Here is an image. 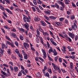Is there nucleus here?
<instances>
[{
    "label": "nucleus",
    "mask_w": 78,
    "mask_h": 78,
    "mask_svg": "<svg viewBox=\"0 0 78 78\" xmlns=\"http://www.w3.org/2000/svg\"><path fill=\"white\" fill-rule=\"evenodd\" d=\"M24 17L23 18V20L25 23H27V22H31V17L29 16H28L24 15Z\"/></svg>",
    "instance_id": "nucleus-1"
},
{
    "label": "nucleus",
    "mask_w": 78,
    "mask_h": 78,
    "mask_svg": "<svg viewBox=\"0 0 78 78\" xmlns=\"http://www.w3.org/2000/svg\"><path fill=\"white\" fill-rule=\"evenodd\" d=\"M2 72L3 74L4 75H5V76H10V73L9 72V69H7V72H8V75H7L6 74V73L5 72H3V71H2Z\"/></svg>",
    "instance_id": "nucleus-2"
},
{
    "label": "nucleus",
    "mask_w": 78,
    "mask_h": 78,
    "mask_svg": "<svg viewBox=\"0 0 78 78\" xmlns=\"http://www.w3.org/2000/svg\"><path fill=\"white\" fill-rule=\"evenodd\" d=\"M57 2L58 4H60L62 6L63 8H64V3L62 2L61 1H57Z\"/></svg>",
    "instance_id": "nucleus-3"
},
{
    "label": "nucleus",
    "mask_w": 78,
    "mask_h": 78,
    "mask_svg": "<svg viewBox=\"0 0 78 78\" xmlns=\"http://www.w3.org/2000/svg\"><path fill=\"white\" fill-rule=\"evenodd\" d=\"M2 49H5V48L6 49L8 48V45H7V44L5 45V44L3 43L2 44Z\"/></svg>",
    "instance_id": "nucleus-4"
},
{
    "label": "nucleus",
    "mask_w": 78,
    "mask_h": 78,
    "mask_svg": "<svg viewBox=\"0 0 78 78\" xmlns=\"http://www.w3.org/2000/svg\"><path fill=\"white\" fill-rule=\"evenodd\" d=\"M64 36L66 37V40L67 41H69V42H72V39H71V38L68 37V36L67 35H65Z\"/></svg>",
    "instance_id": "nucleus-5"
},
{
    "label": "nucleus",
    "mask_w": 78,
    "mask_h": 78,
    "mask_svg": "<svg viewBox=\"0 0 78 78\" xmlns=\"http://www.w3.org/2000/svg\"><path fill=\"white\" fill-rule=\"evenodd\" d=\"M24 48L26 49H28V48H29L30 45H29V44H28L27 43H24Z\"/></svg>",
    "instance_id": "nucleus-6"
},
{
    "label": "nucleus",
    "mask_w": 78,
    "mask_h": 78,
    "mask_svg": "<svg viewBox=\"0 0 78 78\" xmlns=\"http://www.w3.org/2000/svg\"><path fill=\"white\" fill-rule=\"evenodd\" d=\"M24 27L27 31H29V27L30 26L27 23H26L24 25Z\"/></svg>",
    "instance_id": "nucleus-7"
},
{
    "label": "nucleus",
    "mask_w": 78,
    "mask_h": 78,
    "mask_svg": "<svg viewBox=\"0 0 78 78\" xmlns=\"http://www.w3.org/2000/svg\"><path fill=\"white\" fill-rule=\"evenodd\" d=\"M68 34L69 36L72 37V39H74V37H75V34H74L72 33H69Z\"/></svg>",
    "instance_id": "nucleus-8"
},
{
    "label": "nucleus",
    "mask_w": 78,
    "mask_h": 78,
    "mask_svg": "<svg viewBox=\"0 0 78 78\" xmlns=\"http://www.w3.org/2000/svg\"><path fill=\"white\" fill-rule=\"evenodd\" d=\"M40 23L43 27H46V23L44 21L41 20L40 21Z\"/></svg>",
    "instance_id": "nucleus-9"
},
{
    "label": "nucleus",
    "mask_w": 78,
    "mask_h": 78,
    "mask_svg": "<svg viewBox=\"0 0 78 78\" xmlns=\"http://www.w3.org/2000/svg\"><path fill=\"white\" fill-rule=\"evenodd\" d=\"M39 38H40L41 42L43 45H44V39H43V38L41 37H39Z\"/></svg>",
    "instance_id": "nucleus-10"
},
{
    "label": "nucleus",
    "mask_w": 78,
    "mask_h": 78,
    "mask_svg": "<svg viewBox=\"0 0 78 78\" xmlns=\"http://www.w3.org/2000/svg\"><path fill=\"white\" fill-rule=\"evenodd\" d=\"M34 21L35 22H39L40 20V18L38 16L35 17H34Z\"/></svg>",
    "instance_id": "nucleus-11"
},
{
    "label": "nucleus",
    "mask_w": 78,
    "mask_h": 78,
    "mask_svg": "<svg viewBox=\"0 0 78 78\" xmlns=\"http://www.w3.org/2000/svg\"><path fill=\"white\" fill-rule=\"evenodd\" d=\"M44 47H47V45L48 48H50V44H49L48 41H47V44H44Z\"/></svg>",
    "instance_id": "nucleus-12"
},
{
    "label": "nucleus",
    "mask_w": 78,
    "mask_h": 78,
    "mask_svg": "<svg viewBox=\"0 0 78 78\" xmlns=\"http://www.w3.org/2000/svg\"><path fill=\"white\" fill-rule=\"evenodd\" d=\"M38 30L39 31L42 33L44 31V30L42 28L41 26H39V28H38Z\"/></svg>",
    "instance_id": "nucleus-13"
},
{
    "label": "nucleus",
    "mask_w": 78,
    "mask_h": 78,
    "mask_svg": "<svg viewBox=\"0 0 78 78\" xmlns=\"http://www.w3.org/2000/svg\"><path fill=\"white\" fill-rule=\"evenodd\" d=\"M11 33L12 36L15 38H16L17 37V35L15 33H14L13 32L10 33Z\"/></svg>",
    "instance_id": "nucleus-14"
},
{
    "label": "nucleus",
    "mask_w": 78,
    "mask_h": 78,
    "mask_svg": "<svg viewBox=\"0 0 78 78\" xmlns=\"http://www.w3.org/2000/svg\"><path fill=\"white\" fill-rule=\"evenodd\" d=\"M65 4L66 5H69L70 4L69 2H70L69 0H64Z\"/></svg>",
    "instance_id": "nucleus-15"
},
{
    "label": "nucleus",
    "mask_w": 78,
    "mask_h": 78,
    "mask_svg": "<svg viewBox=\"0 0 78 78\" xmlns=\"http://www.w3.org/2000/svg\"><path fill=\"white\" fill-rule=\"evenodd\" d=\"M53 53H54V56H56L58 55V52L56 51L55 49L54 50V51H53Z\"/></svg>",
    "instance_id": "nucleus-16"
},
{
    "label": "nucleus",
    "mask_w": 78,
    "mask_h": 78,
    "mask_svg": "<svg viewBox=\"0 0 78 78\" xmlns=\"http://www.w3.org/2000/svg\"><path fill=\"white\" fill-rule=\"evenodd\" d=\"M43 35L45 36H49V34L47 32H44V31L42 33Z\"/></svg>",
    "instance_id": "nucleus-17"
},
{
    "label": "nucleus",
    "mask_w": 78,
    "mask_h": 78,
    "mask_svg": "<svg viewBox=\"0 0 78 78\" xmlns=\"http://www.w3.org/2000/svg\"><path fill=\"white\" fill-rule=\"evenodd\" d=\"M55 23L57 25L58 27V26H62V24L61 23L56 22H55Z\"/></svg>",
    "instance_id": "nucleus-18"
},
{
    "label": "nucleus",
    "mask_w": 78,
    "mask_h": 78,
    "mask_svg": "<svg viewBox=\"0 0 78 78\" xmlns=\"http://www.w3.org/2000/svg\"><path fill=\"white\" fill-rule=\"evenodd\" d=\"M14 70L15 72H18V67L16 66H15L14 67L13 70Z\"/></svg>",
    "instance_id": "nucleus-19"
},
{
    "label": "nucleus",
    "mask_w": 78,
    "mask_h": 78,
    "mask_svg": "<svg viewBox=\"0 0 78 78\" xmlns=\"http://www.w3.org/2000/svg\"><path fill=\"white\" fill-rule=\"evenodd\" d=\"M19 30L20 31H21V32L22 33H24L25 32V29L22 28H20Z\"/></svg>",
    "instance_id": "nucleus-20"
},
{
    "label": "nucleus",
    "mask_w": 78,
    "mask_h": 78,
    "mask_svg": "<svg viewBox=\"0 0 78 78\" xmlns=\"http://www.w3.org/2000/svg\"><path fill=\"white\" fill-rule=\"evenodd\" d=\"M49 17L50 19H52V20H55L56 19V17H54L53 16H50Z\"/></svg>",
    "instance_id": "nucleus-21"
},
{
    "label": "nucleus",
    "mask_w": 78,
    "mask_h": 78,
    "mask_svg": "<svg viewBox=\"0 0 78 78\" xmlns=\"http://www.w3.org/2000/svg\"><path fill=\"white\" fill-rule=\"evenodd\" d=\"M44 76H47L48 78H50V75H49V73L48 72H47L46 74H44Z\"/></svg>",
    "instance_id": "nucleus-22"
},
{
    "label": "nucleus",
    "mask_w": 78,
    "mask_h": 78,
    "mask_svg": "<svg viewBox=\"0 0 78 78\" xmlns=\"http://www.w3.org/2000/svg\"><path fill=\"white\" fill-rule=\"evenodd\" d=\"M36 76L37 77H40L41 76V73H37L36 75Z\"/></svg>",
    "instance_id": "nucleus-23"
},
{
    "label": "nucleus",
    "mask_w": 78,
    "mask_h": 78,
    "mask_svg": "<svg viewBox=\"0 0 78 78\" xmlns=\"http://www.w3.org/2000/svg\"><path fill=\"white\" fill-rule=\"evenodd\" d=\"M23 55L24 59H27V54H23Z\"/></svg>",
    "instance_id": "nucleus-24"
},
{
    "label": "nucleus",
    "mask_w": 78,
    "mask_h": 78,
    "mask_svg": "<svg viewBox=\"0 0 78 78\" xmlns=\"http://www.w3.org/2000/svg\"><path fill=\"white\" fill-rule=\"evenodd\" d=\"M55 7H56L58 9H59V6L58 5V4L57 3H55Z\"/></svg>",
    "instance_id": "nucleus-25"
},
{
    "label": "nucleus",
    "mask_w": 78,
    "mask_h": 78,
    "mask_svg": "<svg viewBox=\"0 0 78 78\" xmlns=\"http://www.w3.org/2000/svg\"><path fill=\"white\" fill-rule=\"evenodd\" d=\"M65 22L66 24H69V20L66 19H65Z\"/></svg>",
    "instance_id": "nucleus-26"
},
{
    "label": "nucleus",
    "mask_w": 78,
    "mask_h": 78,
    "mask_svg": "<svg viewBox=\"0 0 78 78\" xmlns=\"http://www.w3.org/2000/svg\"><path fill=\"white\" fill-rule=\"evenodd\" d=\"M36 32L37 35H40V32H39V30H38V29H37Z\"/></svg>",
    "instance_id": "nucleus-27"
},
{
    "label": "nucleus",
    "mask_w": 78,
    "mask_h": 78,
    "mask_svg": "<svg viewBox=\"0 0 78 78\" xmlns=\"http://www.w3.org/2000/svg\"><path fill=\"white\" fill-rule=\"evenodd\" d=\"M42 1H41V0H38L37 1V3L40 4H42Z\"/></svg>",
    "instance_id": "nucleus-28"
},
{
    "label": "nucleus",
    "mask_w": 78,
    "mask_h": 78,
    "mask_svg": "<svg viewBox=\"0 0 78 78\" xmlns=\"http://www.w3.org/2000/svg\"><path fill=\"white\" fill-rule=\"evenodd\" d=\"M54 68V69L56 70H58V69H59L58 66H55Z\"/></svg>",
    "instance_id": "nucleus-29"
},
{
    "label": "nucleus",
    "mask_w": 78,
    "mask_h": 78,
    "mask_svg": "<svg viewBox=\"0 0 78 78\" xmlns=\"http://www.w3.org/2000/svg\"><path fill=\"white\" fill-rule=\"evenodd\" d=\"M20 38L22 41H23V39H24L23 37V36L21 35L20 36Z\"/></svg>",
    "instance_id": "nucleus-30"
},
{
    "label": "nucleus",
    "mask_w": 78,
    "mask_h": 78,
    "mask_svg": "<svg viewBox=\"0 0 78 78\" xmlns=\"http://www.w3.org/2000/svg\"><path fill=\"white\" fill-rule=\"evenodd\" d=\"M75 18V16H74V15H73L71 16V20H73V19H74Z\"/></svg>",
    "instance_id": "nucleus-31"
},
{
    "label": "nucleus",
    "mask_w": 78,
    "mask_h": 78,
    "mask_svg": "<svg viewBox=\"0 0 78 78\" xmlns=\"http://www.w3.org/2000/svg\"><path fill=\"white\" fill-rule=\"evenodd\" d=\"M48 57L49 58V61H52V62H53V59H52V58L50 57V56H48Z\"/></svg>",
    "instance_id": "nucleus-32"
},
{
    "label": "nucleus",
    "mask_w": 78,
    "mask_h": 78,
    "mask_svg": "<svg viewBox=\"0 0 78 78\" xmlns=\"http://www.w3.org/2000/svg\"><path fill=\"white\" fill-rule=\"evenodd\" d=\"M24 11L25 12L26 14H27V15H29V12H28V11L26 9H24Z\"/></svg>",
    "instance_id": "nucleus-33"
},
{
    "label": "nucleus",
    "mask_w": 78,
    "mask_h": 78,
    "mask_svg": "<svg viewBox=\"0 0 78 78\" xmlns=\"http://www.w3.org/2000/svg\"><path fill=\"white\" fill-rule=\"evenodd\" d=\"M51 43L55 46H56V45H57V44H56V43L54 41H52V42Z\"/></svg>",
    "instance_id": "nucleus-34"
},
{
    "label": "nucleus",
    "mask_w": 78,
    "mask_h": 78,
    "mask_svg": "<svg viewBox=\"0 0 78 78\" xmlns=\"http://www.w3.org/2000/svg\"><path fill=\"white\" fill-rule=\"evenodd\" d=\"M0 9H1L2 10V11H4V10H5L4 7H3V6L2 5H0Z\"/></svg>",
    "instance_id": "nucleus-35"
},
{
    "label": "nucleus",
    "mask_w": 78,
    "mask_h": 78,
    "mask_svg": "<svg viewBox=\"0 0 78 78\" xmlns=\"http://www.w3.org/2000/svg\"><path fill=\"white\" fill-rule=\"evenodd\" d=\"M22 75V74L21 72L20 71L18 75V76H21Z\"/></svg>",
    "instance_id": "nucleus-36"
},
{
    "label": "nucleus",
    "mask_w": 78,
    "mask_h": 78,
    "mask_svg": "<svg viewBox=\"0 0 78 78\" xmlns=\"http://www.w3.org/2000/svg\"><path fill=\"white\" fill-rule=\"evenodd\" d=\"M28 36L30 39L32 38V34L31 33H29L28 34Z\"/></svg>",
    "instance_id": "nucleus-37"
},
{
    "label": "nucleus",
    "mask_w": 78,
    "mask_h": 78,
    "mask_svg": "<svg viewBox=\"0 0 78 78\" xmlns=\"http://www.w3.org/2000/svg\"><path fill=\"white\" fill-rule=\"evenodd\" d=\"M3 52H4V50L2 49H0V53L1 54H3Z\"/></svg>",
    "instance_id": "nucleus-38"
},
{
    "label": "nucleus",
    "mask_w": 78,
    "mask_h": 78,
    "mask_svg": "<svg viewBox=\"0 0 78 78\" xmlns=\"http://www.w3.org/2000/svg\"><path fill=\"white\" fill-rule=\"evenodd\" d=\"M53 49H50L48 51L49 53L50 54L51 53V52H52L53 53Z\"/></svg>",
    "instance_id": "nucleus-39"
},
{
    "label": "nucleus",
    "mask_w": 78,
    "mask_h": 78,
    "mask_svg": "<svg viewBox=\"0 0 78 78\" xmlns=\"http://www.w3.org/2000/svg\"><path fill=\"white\" fill-rule=\"evenodd\" d=\"M5 38L7 39L8 41H11V39L9 38V37L8 36H5Z\"/></svg>",
    "instance_id": "nucleus-40"
},
{
    "label": "nucleus",
    "mask_w": 78,
    "mask_h": 78,
    "mask_svg": "<svg viewBox=\"0 0 78 78\" xmlns=\"http://www.w3.org/2000/svg\"><path fill=\"white\" fill-rule=\"evenodd\" d=\"M4 28H5V29H8V30H10V28L8 27L7 26H5L4 27Z\"/></svg>",
    "instance_id": "nucleus-41"
},
{
    "label": "nucleus",
    "mask_w": 78,
    "mask_h": 78,
    "mask_svg": "<svg viewBox=\"0 0 78 78\" xmlns=\"http://www.w3.org/2000/svg\"><path fill=\"white\" fill-rule=\"evenodd\" d=\"M36 0H33V3L35 5H36L37 4V2H36V1H35Z\"/></svg>",
    "instance_id": "nucleus-42"
},
{
    "label": "nucleus",
    "mask_w": 78,
    "mask_h": 78,
    "mask_svg": "<svg viewBox=\"0 0 78 78\" xmlns=\"http://www.w3.org/2000/svg\"><path fill=\"white\" fill-rule=\"evenodd\" d=\"M71 28H72V29H73V30H76V28H75V26L74 25H72L71 26Z\"/></svg>",
    "instance_id": "nucleus-43"
},
{
    "label": "nucleus",
    "mask_w": 78,
    "mask_h": 78,
    "mask_svg": "<svg viewBox=\"0 0 78 78\" xmlns=\"http://www.w3.org/2000/svg\"><path fill=\"white\" fill-rule=\"evenodd\" d=\"M15 44L17 46V47H19V43H18V42H17V41H15Z\"/></svg>",
    "instance_id": "nucleus-44"
},
{
    "label": "nucleus",
    "mask_w": 78,
    "mask_h": 78,
    "mask_svg": "<svg viewBox=\"0 0 78 78\" xmlns=\"http://www.w3.org/2000/svg\"><path fill=\"white\" fill-rule=\"evenodd\" d=\"M44 12L46 14H48V15H50V12H49L48 11H45Z\"/></svg>",
    "instance_id": "nucleus-45"
},
{
    "label": "nucleus",
    "mask_w": 78,
    "mask_h": 78,
    "mask_svg": "<svg viewBox=\"0 0 78 78\" xmlns=\"http://www.w3.org/2000/svg\"><path fill=\"white\" fill-rule=\"evenodd\" d=\"M30 45L31 47V49H34V47H33V45L31 43H30Z\"/></svg>",
    "instance_id": "nucleus-46"
},
{
    "label": "nucleus",
    "mask_w": 78,
    "mask_h": 78,
    "mask_svg": "<svg viewBox=\"0 0 78 78\" xmlns=\"http://www.w3.org/2000/svg\"><path fill=\"white\" fill-rule=\"evenodd\" d=\"M3 15L4 16H5V17H6V18H8V16H7V15L5 13V12H3Z\"/></svg>",
    "instance_id": "nucleus-47"
},
{
    "label": "nucleus",
    "mask_w": 78,
    "mask_h": 78,
    "mask_svg": "<svg viewBox=\"0 0 78 78\" xmlns=\"http://www.w3.org/2000/svg\"><path fill=\"white\" fill-rule=\"evenodd\" d=\"M39 8L41 10H42V11H44V8L42 7V6L40 5H39Z\"/></svg>",
    "instance_id": "nucleus-48"
},
{
    "label": "nucleus",
    "mask_w": 78,
    "mask_h": 78,
    "mask_svg": "<svg viewBox=\"0 0 78 78\" xmlns=\"http://www.w3.org/2000/svg\"><path fill=\"white\" fill-rule=\"evenodd\" d=\"M10 45L11 47H15V46L14 45V43H11Z\"/></svg>",
    "instance_id": "nucleus-49"
},
{
    "label": "nucleus",
    "mask_w": 78,
    "mask_h": 78,
    "mask_svg": "<svg viewBox=\"0 0 78 78\" xmlns=\"http://www.w3.org/2000/svg\"><path fill=\"white\" fill-rule=\"evenodd\" d=\"M1 30H2V32H3L4 34H6V32H5V30L3 29V28H1Z\"/></svg>",
    "instance_id": "nucleus-50"
},
{
    "label": "nucleus",
    "mask_w": 78,
    "mask_h": 78,
    "mask_svg": "<svg viewBox=\"0 0 78 78\" xmlns=\"http://www.w3.org/2000/svg\"><path fill=\"white\" fill-rule=\"evenodd\" d=\"M58 56L55 57V58H54L55 61V62H57V60H58Z\"/></svg>",
    "instance_id": "nucleus-51"
},
{
    "label": "nucleus",
    "mask_w": 78,
    "mask_h": 78,
    "mask_svg": "<svg viewBox=\"0 0 78 78\" xmlns=\"http://www.w3.org/2000/svg\"><path fill=\"white\" fill-rule=\"evenodd\" d=\"M72 6H73L75 8H76V5L74 3L72 2Z\"/></svg>",
    "instance_id": "nucleus-52"
},
{
    "label": "nucleus",
    "mask_w": 78,
    "mask_h": 78,
    "mask_svg": "<svg viewBox=\"0 0 78 78\" xmlns=\"http://www.w3.org/2000/svg\"><path fill=\"white\" fill-rule=\"evenodd\" d=\"M64 18L62 17L60 18H59V20L60 21H63V20H64Z\"/></svg>",
    "instance_id": "nucleus-53"
},
{
    "label": "nucleus",
    "mask_w": 78,
    "mask_h": 78,
    "mask_svg": "<svg viewBox=\"0 0 78 78\" xmlns=\"http://www.w3.org/2000/svg\"><path fill=\"white\" fill-rule=\"evenodd\" d=\"M36 41L37 43H39V39L37 37L36 38Z\"/></svg>",
    "instance_id": "nucleus-54"
},
{
    "label": "nucleus",
    "mask_w": 78,
    "mask_h": 78,
    "mask_svg": "<svg viewBox=\"0 0 78 78\" xmlns=\"http://www.w3.org/2000/svg\"><path fill=\"white\" fill-rule=\"evenodd\" d=\"M15 52L16 53L17 55L19 54V51L18 50V49H16L15 51Z\"/></svg>",
    "instance_id": "nucleus-55"
},
{
    "label": "nucleus",
    "mask_w": 78,
    "mask_h": 78,
    "mask_svg": "<svg viewBox=\"0 0 78 78\" xmlns=\"http://www.w3.org/2000/svg\"><path fill=\"white\" fill-rule=\"evenodd\" d=\"M18 55L19 56V58H22V55L21 54L19 53L18 54Z\"/></svg>",
    "instance_id": "nucleus-56"
},
{
    "label": "nucleus",
    "mask_w": 78,
    "mask_h": 78,
    "mask_svg": "<svg viewBox=\"0 0 78 78\" xmlns=\"http://www.w3.org/2000/svg\"><path fill=\"white\" fill-rule=\"evenodd\" d=\"M42 51L43 53V55H46V52L45 51V50H44V49L42 50Z\"/></svg>",
    "instance_id": "nucleus-57"
},
{
    "label": "nucleus",
    "mask_w": 78,
    "mask_h": 78,
    "mask_svg": "<svg viewBox=\"0 0 78 78\" xmlns=\"http://www.w3.org/2000/svg\"><path fill=\"white\" fill-rule=\"evenodd\" d=\"M73 25H74V27H75L76 28V29H77V28H78V27H77V25H76V23H74Z\"/></svg>",
    "instance_id": "nucleus-58"
},
{
    "label": "nucleus",
    "mask_w": 78,
    "mask_h": 78,
    "mask_svg": "<svg viewBox=\"0 0 78 78\" xmlns=\"http://www.w3.org/2000/svg\"><path fill=\"white\" fill-rule=\"evenodd\" d=\"M78 36L77 35H76L75 37V41H76L77 40H78Z\"/></svg>",
    "instance_id": "nucleus-59"
},
{
    "label": "nucleus",
    "mask_w": 78,
    "mask_h": 78,
    "mask_svg": "<svg viewBox=\"0 0 78 78\" xmlns=\"http://www.w3.org/2000/svg\"><path fill=\"white\" fill-rule=\"evenodd\" d=\"M58 60L59 62H62V58H58Z\"/></svg>",
    "instance_id": "nucleus-60"
},
{
    "label": "nucleus",
    "mask_w": 78,
    "mask_h": 78,
    "mask_svg": "<svg viewBox=\"0 0 78 78\" xmlns=\"http://www.w3.org/2000/svg\"><path fill=\"white\" fill-rule=\"evenodd\" d=\"M70 64L71 69H72L73 68V63H70Z\"/></svg>",
    "instance_id": "nucleus-61"
},
{
    "label": "nucleus",
    "mask_w": 78,
    "mask_h": 78,
    "mask_svg": "<svg viewBox=\"0 0 78 78\" xmlns=\"http://www.w3.org/2000/svg\"><path fill=\"white\" fill-rule=\"evenodd\" d=\"M13 6H14V7H16V8H18V6L16 4L14 3H13Z\"/></svg>",
    "instance_id": "nucleus-62"
},
{
    "label": "nucleus",
    "mask_w": 78,
    "mask_h": 78,
    "mask_svg": "<svg viewBox=\"0 0 78 78\" xmlns=\"http://www.w3.org/2000/svg\"><path fill=\"white\" fill-rule=\"evenodd\" d=\"M6 42H7V44L8 45H11V42H10L8 41H7Z\"/></svg>",
    "instance_id": "nucleus-63"
},
{
    "label": "nucleus",
    "mask_w": 78,
    "mask_h": 78,
    "mask_svg": "<svg viewBox=\"0 0 78 78\" xmlns=\"http://www.w3.org/2000/svg\"><path fill=\"white\" fill-rule=\"evenodd\" d=\"M12 31H13V32H16V30L15 28H13L12 30H11Z\"/></svg>",
    "instance_id": "nucleus-64"
}]
</instances>
